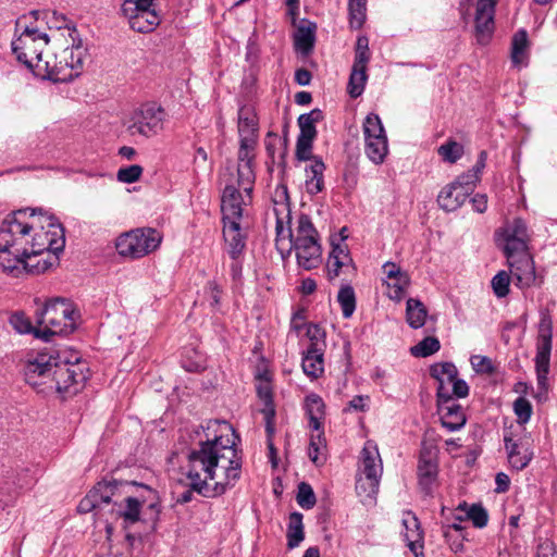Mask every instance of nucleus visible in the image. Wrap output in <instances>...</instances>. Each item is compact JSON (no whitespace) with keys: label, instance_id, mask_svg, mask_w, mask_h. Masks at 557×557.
Instances as JSON below:
<instances>
[{"label":"nucleus","instance_id":"obj_1","mask_svg":"<svg viewBox=\"0 0 557 557\" xmlns=\"http://www.w3.org/2000/svg\"><path fill=\"white\" fill-rule=\"evenodd\" d=\"M203 437L188 451L187 478L190 487L205 497H216L233 487L242 473V453L235 431L225 421H209Z\"/></svg>","mask_w":557,"mask_h":557},{"label":"nucleus","instance_id":"obj_2","mask_svg":"<svg viewBox=\"0 0 557 557\" xmlns=\"http://www.w3.org/2000/svg\"><path fill=\"white\" fill-rule=\"evenodd\" d=\"M273 214L275 216L276 245L282 250L284 240H288L289 250H294L297 264L306 271L319 268L322 263V247L319 234L310 218L301 214L297 226L290 228V208L287 186L277 185L273 195Z\"/></svg>","mask_w":557,"mask_h":557},{"label":"nucleus","instance_id":"obj_3","mask_svg":"<svg viewBox=\"0 0 557 557\" xmlns=\"http://www.w3.org/2000/svg\"><path fill=\"white\" fill-rule=\"evenodd\" d=\"M35 213L34 209L14 211L0 225V268L13 277L45 272L51 264L47 260L28 262V240L35 228Z\"/></svg>","mask_w":557,"mask_h":557},{"label":"nucleus","instance_id":"obj_4","mask_svg":"<svg viewBox=\"0 0 557 557\" xmlns=\"http://www.w3.org/2000/svg\"><path fill=\"white\" fill-rule=\"evenodd\" d=\"M64 246V230L58 220L50 215L45 218V222H40V219L35 216V228L30 232L28 240V262L33 263V258L48 251L52 257L39 261L42 263L47 260L51 263L50 268L58 261V255L63 251Z\"/></svg>","mask_w":557,"mask_h":557},{"label":"nucleus","instance_id":"obj_5","mask_svg":"<svg viewBox=\"0 0 557 557\" xmlns=\"http://www.w3.org/2000/svg\"><path fill=\"white\" fill-rule=\"evenodd\" d=\"M539 314L540 321L537 325L536 354L534 358L537 383L535 398L539 401H544L547 399L549 389L548 373L553 348V319L547 308H541Z\"/></svg>","mask_w":557,"mask_h":557},{"label":"nucleus","instance_id":"obj_6","mask_svg":"<svg viewBox=\"0 0 557 557\" xmlns=\"http://www.w3.org/2000/svg\"><path fill=\"white\" fill-rule=\"evenodd\" d=\"M78 313L64 299L48 301L42 309L36 311V320L44 326L36 336L49 341L53 335H69L75 330Z\"/></svg>","mask_w":557,"mask_h":557},{"label":"nucleus","instance_id":"obj_7","mask_svg":"<svg viewBox=\"0 0 557 557\" xmlns=\"http://www.w3.org/2000/svg\"><path fill=\"white\" fill-rule=\"evenodd\" d=\"M48 44L47 34L39 33L34 26L25 25L21 35L12 41V51L18 62L38 76L48 69V63L45 62L48 55H44V50Z\"/></svg>","mask_w":557,"mask_h":557},{"label":"nucleus","instance_id":"obj_8","mask_svg":"<svg viewBox=\"0 0 557 557\" xmlns=\"http://www.w3.org/2000/svg\"><path fill=\"white\" fill-rule=\"evenodd\" d=\"M161 234L151 227L137 228L120 235L115 242L119 255L133 259L154 251L161 244Z\"/></svg>","mask_w":557,"mask_h":557},{"label":"nucleus","instance_id":"obj_9","mask_svg":"<svg viewBox=\"0 0 557 557\" xmlns=\"http://www.w3.org/2000/svg\"><path fill=\"white\" fill-rule=\"evenodd\" d=\"M164 109L156 102H147L136 109L126 123L127 136L153 137L163 128Z\"/></svg>","mask_w":557,"mask_h":557},{"label":"nucleus","instance_id":"obj_10","mask_svg":"<svg viewBox=\"0 0 557 557\" xmlns=\"http://www.w3.org/2000/svg\"><path fill=\"white\" fill-rule=\"evenodd\" d=\"M52 372V383L49 384L48 394L52 392L77 393L88 379L89 370L85 362L78 359L75 362H58L55 359Z\"/></svg>","mask_w":557,"mask_h":557},{"label":"nucleus","instance_id":"obj_11","mask_svg":"<svg viewBox=\"0 0 557 557\" xmlns=\"http://www.w3.org/2000/svg\"><path fill=\"white\" fill-rule=\"evenodd\" d=\"M122 13L128 20L131 28L138 33H149L161 22L156 1L147 4L141 0H123Z\"/></svg>","mask_w":557,"mask_h":557},{"label":"nucleus","instance_id":"obj_12","mask_svg":"<svg viewBox=\"0 0 557 557\" xmlns=\"http://www.w3.org/2000/svg\"><path fill=\"white\" fill-rule=\"evenodd\" d=\"M496 242L506 258L519 256L528 252V243L530 235L527 223L522 219H515L498 230L495 234Z\"/></svg>","mask_w":557,"mask_h":557},{"label":"nucleus","instance_id":"obj_13","mask_svg":"<svg viewBox=\"0 0 557 557\" xmlns=\"http://www.w3.org/2000/svg\"><path fill=\"white\" fill-rule=\"evenodd\" d=\"M55 357L48 352H38L24 364V376L28 385L39 393L48 394L49 384L52 383V372Z\"/></svg>","mask_w":557,"mask_h":557},{"label":"nucleus","instance_id":"obj_14","mask_svg":"<svg viewBox=\"0 0 557 557\" xmlns=\"http://www.w3.org/2000/svg\"><path fill=\"white\" fill-rule=\"evenodd\" d=\"M509 273L516 287L521 290L534 286H542L544 275L539 274L535 269V262L530 253H522L507 258Z\"/></svg>","mask_w":557,"mask_h":557},{"label":"nucleus","instance_id":"obj_15","mask_svg":"<svg viewBox=\"0 0 557 557\" xmlns=\"http://www.w3.org/2000/svg\"><path fill=\"white\" fill-rule=\"evenodd\" d=\"M251 201V193L249 198L240 188L236 181L231 180L226 183L221 197L222 222H242L244 207Z\"/></svg>","mask_w":557,"mask_h":557},{"label":"nucleus","instance_id":"obj_16","mask_svg":"<svg viewBox=\"0 0 557 557\" xmlns=\"http://www.w3.org/2000/svg\"><path fill=\"white\" fill-rule=\"evenodd\" d=\"M437 448L431 443L423 441L418 461L419 486L425 495H431L437 480L438 462Z\"/></svg>","mask_w":557,"mask_h":557},{"label":"nucleus","instance_id":"obj_17","mask_svg":"<svg viewBox=\"0 0 557 557\" xmlns=\"http://www.w3.org/2000/svg\"><path fill=\"white\" fill-rule=\"evenodd\" d=\"M125 485L116 480L98 482L79 502L78 511L86 513L96 509H102L111 504L113 497L116 496V491Z\"/></svg>","mask_w":557,"mask_h":557},{"label":"nucleus","instance_id":"obj_18","mask_svg":"<svg viewBox=\"0 0 557 557\" xmlns=\"http://www.w3.org/2000/svg\"><path fill=\"white\" fill-rule=\"evenodd\" d=\"M504 447L508 463L516 471L527 468L534 457L532 445L522 437H513L511 433L505 434Z\"/></svg>","mask_w":557,"mask_h":557},{"label":"nucleus","instance_id":"obj_19","mask_svg":"<svg viewBox=\"0 0 557 557\" xmlns=\"http://www.w3.org/2000/svg\"><path fill=\"white\" fill-rule=\"evenodd\" d=\"M257 141H240L238 150V166L236 182L249 197L252 191L256 175L252 161L255 158V148Z\"/></svg>","mask_w":557,"mask_h":557},{"label":"nucleus","instance_id":"obj_20","mask_svg":"<svg viewBox=\"0 0 557 557\" xmlns=\"http://www.w3.org/2000/svg\"><path fill=\"white\" fill-rule=\"evenodd\" d=\"M497 0H478L475 10V38L480 45H486L494 33V13Z\"/></svg>","mask_w":557,"mask_h":557},{"label":"nucleus","instance_id":"obj_21","mask_svg":"<svg viewBox=\"0 0 557 557\" xmlns=\"http://www.w3.org/2000/svg\"><path fill=\"white\" fill-rule=\"evenodd\" d=\"M383 273L386 276L387 296L389 299L400 302L410 285V277L406 271L392 261L383 264Z\"/></svg>","mask_w":557,"mask_h":557},{"label":"nucleus","instance_id":"obj_22","mask_svg":"<svg viewBox=\"0 0 557 557\" xmlns=\"http://www.w3.org/2000/svg\"><path fill=\"white\" fill-rule=\"evenodd\" d=\"M120 490L121 487L116 491V496L111 500L113 504L111 515L116 519H122L124 528H128L140 520L141 507L145 500H139L133 496H126L120 499Z\"/></svg>","mask_w":557,"mask_h":557},{"label":"nucleus","instance_id":"obj_23","mask_svg":"<svg viewBox=\"0 0 557 557\" xmlns=\"http://www.w3.org/2000/svg\"><path fill=\"white\" fill-rule=\"evenodd\" d=\"M437 409L442 425L447 431H459L466 424V414L462 407L451 396L437 397Z\"/></svg>","mask_w":557,"mask_h":557},{"label":"nucleus","instance_id":"obj_24","mask_svg":"<svg viewBox=\"0 0 557 557\" xmlns=\"http://www.w3.org/2000/svg\"><path fill=\"white\" fill-rule=\"evenodd\" d=\"M348 270H355V265L347 245L332 242V249L326 261L327 280L332 282Z\"/></svg>","mask_w":557,"mask_h":557},{"label":"nucleus","instance_id":"obj_25","mask_svg":"<svg viewBox=\"0 0 557 557\" xmlns=\"http://www.w3.org/2000/svg\"><path fill=\"white\" fill-rule=\"evenodd\" d=\"M430 375L437 381L436 397L450 395V385L458 377L457 367L453 362H437L431 366Z\"/></svg>","mask_w":557,"mask_h":557},{"label":"nucleus","instance_id":"obj_26","mask_svg":"<svg viewBox=\"0 0 557 557\" xmlns=\"http://www.w3.org/2000/svg\"><path fill=\"white\" fill-rule=\"evenodd\" d=\"M223 237L228 256L231 258L242 257L247 236L242 230L240 222H223Z\"/></svg>","mask_w":557,"mask_h":557},{"label":"nucleus","instance_id":"obj_27","mask_svg":"<svg viewBox=\"0 0 557 557\" xmlns=\"http://www.w3.org/2000/svg\"><path fill=\"white\" fill-rule=\"evenodd\" d=\"M360 472L362 475L381 479L383 472L379 448L372 441H367L361 450Z\"/></svg>","mask_w":557,"mask_h":557},{"label":"nucleus","instance_id":"obj_28","mask_svg":"<svg viewBox=\"0 0 557 557\" xmlns=\"http://www.w3.org/2000/svg\"><path fill=\"white\" fill-rule=\"evenodd\" d=\"M469 196L467 190H462L450 183L440 191L437 203L444 211L453 212L459 209Z\"/></svg>","mask_w":557,"mask_h":557},{"label":"nucleus","instance_id":"obj_29","mask_svg":"<svg viewBox=\"0 0 557 557\" xmlns=\"http://www.w3.org/2000/svg\"><path fill=\"white\" fill-rule=\"evenodd\" d=\"M305 410L309 418V428L313 431L323 429L325 405L318 394L311 393L306 396Z\"/></svg>","mask_w":557,"mask_h":557},{"label":"nucleus","instance_id":"obj_30","mask_svg":"<svg viewBox=\"0 0 557 557\" xmlns=\"http://www.w3.org/2000/svg\"><path fill=\"white\" fill-rule=\"evenodd\" d=\"M258 117L251 104L242 106L238 110V134L240 139H252L258 132Z\"/></svg>","mask_w":557,"mask_h":557},{"label":"nucleus","instance_id":"obj_31","mask_svg":"<svg viewBox=\"0 0 557 557\" xmlns=\"http://www.w3.org/2000/svg\"><path fill=\"white\" fill-rule=\"evenodd\" d=\"M403 524L405 527V539L408 543V546L411 552L417 554L418 547H421V542L423 540V532L421 530L420 522L416 515L411 511H408L404 515Z\"/></svg>","mask_w":557,"mask_h":557},{"label":"nucleus","instance_id":"obj_32","mask_svg":"<svg viewBox=\"0 0 557 557\" xmlns=\"http://www.w3.org/2000/svg\"><path fill=\"white\" fill-rule=\"evenodd\" d=\"M486 152L481 151L476 164L467 173L459 175L451 184L467 190L470 195L475 188L476 183L480 181V173L485 166Z\"/></svg>","mask_w":557,"mask_h":557},{"label":"nucleus","instance_id":"obj_33","mask_svg":"<svg viewBox=\"0 0 557 557\" xmlns=\"http://www.w3.org/2000/svg\"><path fill=\"white\" fill-rule=\"evenodd\" d=\"M72 45L66 47L60 54L63 58L64 64L70 65V70H81L84 59L86 57V49L83 47L79 36L71 37Z\"/></svg>","mask_w":557,"mask_h":557},{"label":"nucleus","instance_id":"obj_34","mask_svg":"<svg viewBox=\"0 0 557 557\" xmlns=\"http://www.w3.org/2000/svg\"><path fill=\"white\" fill-rule=\"evenodd\" d=\"M257 393L264 405L261 412L264 416L267 433L271 436L274 432L273 420L275 417V408L270 384L268 382L260 384L257 388Z\"/></svg>","mask_w":557,"mask_h":557},{"label":"nucleus","instance_id":"obj_35","mask_svg":"<svg viewBox=\"0 0 557 557\" xmlns=\"http://www.w3.org/2000/svg\"><path fill=\"white\" fill-rule=\"evenodd\" d=\"M324 352H313V350L307 349L302 354L301 367L305 374L311 380H315L324 373Z\"/></svg>","mask_w":557,"mask_h":557},{"label":"nucleus","instance_id":"obj_36","mask_svg":"<svg viewBox=\"0 0 557 557\" xmlns=\"http://www.w3.org/2000/svg\"><path fill=\"white\" fill-rule=\"evenodd\" d=\"M325 170V165L321 158H314L313 163L306 169L307 180H306V188L307 191L311 195H317L323 190L324 182H323V172Z\"/></svg>","mask_w":557,"mask_h":557},{"label":"nucleus","instance_id":"obj_37","mask_svg":"<svg viewBox=\"0 0 557 557\" xmlns=\"http://www.w3.org/2000/svg\"><path fill=\"white\" fill-rule=\"evenodd\" d=\"M428 311L425 306L416 298H409L406 306V321L411 329H420L425 324Z\"/></svg>","mask_w":557,"mask_h":557},{"label":"nucleus","instance_id":"obj_38","mask_svg":"<svg viewBox=\"0 0 557 557\" xmlns=\"http://www.w3.org/2000/svg\"><path fill=\"white\" fill-rule=\"evenodd\" d=\"M287 547L294 549L300 545L305 539L302 513L294 511L289 515V522L287 525Z\"/></svg>","mask_w":557,"mask_h":557},{"label":"nucleus","instance_id":"obj_39","mask_svg":"<svg viewBox=\"0 0 557 557\" xmlns=\"http://www.w3.org/2000/svg\"><path fill=\"white\" fill-rule=\"evenodd\" d=\"M380 480L377 478L360 474L356 481V492L363 504H371L379 492Z\"/></svg>","mask_w":557,"mask_h":557},{"label":"nucleus","instance_id":"obj_40","mask_svg":"<svg viewBox=\"0 0 557 557\" xmlns=\"http://www.w3.org/2000/svg\"><path fill=\"white\" fill-rule=\"evenodd\" d=\"M311 434L308 446V456L315 466H322L326 461V440L323 429Z\"/></svg>","mask_w":557,"mask_h":557},{"label":"nucleus","instance_id":"obj_41","mask_svg":"<svg viewBox=\"0 0 557 557\" xmlns=\"http://www.w3.org/2000/svg\"><path fill=\"white\" fill-rule=\"evenodd\" d=\"M323 119V113L319 109H314L309 113L301 114L298 117L300 134L297 139H314L317 136L315 123Z\"/></svg>","mask_w":557,"mask_h":557},{"label":"nucleus","instance_id":"obj_42","mask_svg":"<svg viewBox=\"0 0 557 557\" xmlns=\"http://www.w3.org/2000/svg\"><path fill=\"white\" fill-rule=\"evenodd\" d=\"M315 24L308 23V25H301L297 28L295 34V47L304 54H308L312 51L315 41Z\"/></svg>","mask_w":557,"mask_h":557},{"label":"nucleus","instance_id":"obj_43","mask_svg":"<svg viewBox=\"0 0 557 557\" xmlns=\"http://www.w3.org/2000/svg\"><path fill=\"white\" fill-rule=\"evenodd\" d=\"M45 62L48 63V69L47 71H42V74H39L38 76L49 78L54 82L66 81L72 77V73H65V70H70V65H65L63 58H60V55H55L53 59L47 57Z\"/></svg>","mask_w":557,"mask_h":557},{"label":"nucleus","instance_id":"obj_44","mask_svg":"<svg viewBox=\"0 0 557 557\" xmlns=\"http://www.w3.org/2000/svg\"><path fill=\"white\" fill-rule=\"evenodd\" d=\"M45 21L50 29H66L69 37L78 36L75 24L70 21L63 13L57 11H47L45 13Z\"/></svg>","mask_w":557,"mask_h":557},{"label":"nucleus","instance_id":"obj_45","mask_svg":"<svg viewBox=\"0 0 557 557\" xmlns=\"http://www.w3.org/2000/svg\"><path fill=\"white\" fill-rule=\"evenodd\" d=\"M337 302L341 306L343 317L350 318L356 310V294L350 285H344L339 288L337 294Z\"/></svg>","mask_w":557,"mask_h":557},{"label":"nucleus","instance_id":"obj_46","mask_svg":"<svg viewBox=\"0 0 557 557\" xmlns=\"http://www.w3.org/2000/svg\"><path fill=\"white\" fill-rule=\"evenodd\" d=\"M306 335L310 341V345L307 349L313 350V352L325 351V331L319 324L309 323L307 324Z\"/></svg>","mask_w":557,"mask_h":557},{"label":"nucleus","instance_id":"obj_47","mask_svg":"<svg viewBox=\"0 0 557 557\" xmlns=\"http://www.w3.org/2000/svg\"><path fill=\"white\" fill-rule=\"evenodd\" d=\"M364 139H387L381 119L377 114L370 113L363 122Z\"/></svg>","mask_w":557,"mask_h":557},{"label":"nucleus","instance_id":"obj_48","mask_svg":"<svg viewBox=\"0 0 557 557\" xmlns=\"http://www.w3.org/2000/svg\"><path fill=\"white\" fill-rule=\"evenodd\" d=\"M528 47V34L524 29L518 30L512 38L511 61L516 65L524 62Z\"/></svg>","mask_w":557,"mask_h":557},{"label":"nucleus","instance_id":"obj_49","mask_svg":"<svg viewBox=\"0 0 557 557\" xmlns=\"http://www.w3.org/2000/svg\"><path fill=\"white\" fill-rule=\"evenodd\" d=\"M463 519L465 518L462 516H456L455 521L451 524H444L442 527L443 536L445 537L446 542L450 541L451 531H454L456 533V541H454V543L451 544V549L455 552L461 550L462 546H463L462 545V540L465 539L463 527H462Z\"/></svg>","mask_w":557,"mask_h":557},{"label":"nucleus","instance_id":"obj_50","mask_svg":"<svg viewBox=\"0 0 557 557\" xmlns=\"http://www.w3.org/2000/svg\"><path fill=\"white\" fill-rule=\"evenodd\" d=\"M458 511L465 512V517L472 521L475 528H484L488 521L487 511L481 505H459Z\"/></svg>","mask_w":557,"mask_h":557},{"label":"nucleus","instance_id":"obj_51","mask_svg":"<svg viewBox=\"0 0 557 557\" xmlns=\"http://www.w3.org/2000/svg\"><path fill=\"white\" fill-rule=\"evenodd\" d=\"M367 0H348L349 24L354 29L362 27L366 21Z\"/></svg>","mask_w":557,"mask_h":557},{"label":"nucleus","instance_id":"obj_52","mask_svg":"<svg viewBox=\"0 0 557 557\" xmlns=\"http://www.w3.org/2000/svg\"><path fill=\"white\" fill-rule=\"evenodd\" d=\"M511 280H512V277H511L509 271L507 272L505 270L497 272L493 276V278L491 281V286H492L494 295L498 299L505 298L509 295Z\"/></svg>","mask_w":557,"mask_h":557},{"label":"nucleus","instance_id":"obj_53","mask_svg":"<svg viewBox=\"0 0 557 557\" xmlns=\"http://www.w3.org/2000/svg\"><path fill=\"white\" fill-rule=\"evenodd\" d=\"M366 82L367 69L352 67L348 82V94L351 98H357L363 92Z\"/></svg>","mask_w":557,"mask_h":557},{"label":"nucleus","instance_id":"obj_54","mask_svg":"<svg viewBox=\"0 0 557 557\" xmlns=\"http://www.w3.org/2000/svg\"><path fill=\"white\" fill-rule=\"evenodd\" d=\"M440 348V341L436 337L428 336L411 347L410 351L414 357H429L437 352Z\"/></svg>","mask_w":557,"mask_h":557},{"label":"nucleus","instance_id":"obj_55","mask_svg":"<svg viewBox=\"0 0 557 557\" xmlns=\"http://www.w3.org/2000/svg\"><path fill=\"white\" fill-rule=\"evenodd\" d=\"M364 152L375 164H381L388 152L387 141H366Z\"/></svg>","mask_w":557,"mask_h":557},{"label":"nucleus","instance_id":"obj_56","mask_svg":"<svg viewBox=\"0 0 557 557\" xmlns=\"http://www.w3.org/2000/svg\"><path fill=\"white\" fill-rule=\"evenodd\" d=\"M442 160L448 163H455L463 154V146L459 141H446L437 149Z\"/></svg>","mask_w":557,"mask_h":557},{"label":"nucleus","instance_id":"obj_57","mask_svg":"<svg viewBox=\"0 0 557 557\" xmlns=\"http://www.w3.org/2000/svg\"><path fill=\"white\" fill-rule=\"evenodd\" d=\"M513 412L517 416V421L520 424H525L530 421L533 408L531 403L524 397H518L513 401Z\"/></svg>","mask_w":557,"mask_h":557},{"label":"nucleus","instance_id":"obj_58","mask_svg":"<svg viewBox=\"0 0 557 557\" xmlns=\"http://www.w3.org/2000/svg\"><path fill=\"white\" fill-rule=\"evenodd\" d=\"M470 364L472 370L478 374H493L495 367L491 358L481 355H473L470 357Z\"/></svg>","mask_w":557,"mask_h":557},{"label":"nucleus","instance_id":"obj_59","mask_svg":"<svg viewBox=\"0 0 557 557\" xmlns=\"http://www.w3.org/2000/svg\"><path fill=\"white\" fill-rule=\"evenodd\" d=\"M315 495L312 487L302 482L298 485L297 503L304 509H311L315 505Z\"/></svg>","mask_w":557,"mask_h":557},{"label":"nucleus","instance_id":"obj_60","mask_svg":"<svg viewBox=\"0 0 557 557\" xmlns=\"http://www.w3.org/2000/svg\"><path fill=\"white\" fill-rule=\"evenodd\" d=\"M143 174V168L138 164H132L125 168H120L116 177L119 182L132 184L137 182Z\"/></svg>","mask_w":557,"mask_h":557},{"label":"nucleus","instance_id":"obj_61","mask_svg":"<svg viewBox=\"0 0 557 557\" xmlns=\"http://www.w3.org/2000/svg\"><path fill=\"white\" fill-rule=\"evenodd\" d=\"M10 324L21 334H27L32 332L36 334L38 331L33 327L30 321L23 312L13 313L10 318Z\"/></svg>","mask_w":557,"mask_h":557},{"label":"nucleus","instance_id":"obj_62","mask_svg":"<svg viewBox=\"0 0 557 557\" xmlns=\"http://www.w3.org/2000/svg\"><path fill=\"white\" fill-rule=\"evenodd\" d=\"M206 294L211 301V306L216 308L220 305L222 289L215 281H210L206 287Z\"/></svg>","mask_w":557,"mask_h":557},{"label":"nucleus","instance_id":"obj_63","mask_svg":"<svg viewBox=\"0 0 557 557\" xmlns=\"http://www.w3.org/2000/svg\"><path fill=\"white\" fill-rule=\"evenodd\" d=\"M450 395H451V398L454 397H457V398H465L469 395V385L468 383L462 380V379H459L457 377L453 384L450 385Z\"/></svg>","mask_w":557,"mask_h":557},{"label":"nucleus","instance_id":"obj_64","mask_svg":"<svg viewBox=\"0 0 557 557\" xmlns=\"http://www.w3.org/2000/svg\"><path fill=\"white\" fill-rule=\"evenodd\" d=\"M536 557H557V549L555 544L545 540L537 545Z\"/></svg>","mask_w":557,"mask_h":557}]
</instances>
